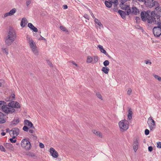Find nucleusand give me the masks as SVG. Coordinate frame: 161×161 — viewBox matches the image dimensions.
Returning a JSON list of instances; mask_svg holds the SVG:
<instances>
[{"instance_id": "nucleus-1", "label": "nucleus", "mask_w": 161, "mask_h": 161, "mask_svg": "<svg viewBox=\"0 0 161 161\" xmlns=\"http://www.w3.org/2000/svg\"><path fill=\"white\" fill-rule=\"evenodd\" d=\"M155 9L157 12L156 14L155 11H153L151 13L149 10L146 11H143L141 12V17L143 21L147 20L148 23L151 24L153 23L156 24L157 22L161 21L160 17H161V7L158 5L156 6Z\"/></svg>"}, {"instance_id": "nucleus-2", "label": "nucleus", "mask_w": 161, "mask_h": 161, "mask_svg": "<svg viewBox=\"0 0 161 161\" xmlns=\"http://www.w3.org/2000/svg\"><path fill=\"white\" fill-rule=\"evenodd\" d=\"M20 108V104L17 101H11L7 104L6 102L0 101V110L2 111H15L14 108Z\"/></svg>"}, {"instance_id": "nucleus-3", "label": "nucleus", "mask_w": 161, "mask_h": 161, "mask_svg": "<svg viewBox=\"0 0 161 161\" xmlns=\"http://www.w3.org/2000/svg\"><path fill=\"white\" fill-rule=\"evenodd\" d=\"M16 37V34L15 31L12 28H10L8 33V36L5 39V42L8 46H9L14 41Z\"/></svg>"}, {"instance_id": "nucleus-4", "label": "nucleus", "mask_w": 161, "mask_h": 161, "mask_svg": "<svg viewBox=\"0 0 161 161\" xmlns=\"http://www.w3.org/2000/svg\"><path fill=\"white\" fill-rule=\"evenodd\" d=\"M155 24H157L158 26L154 27L153 30V33L156 37H159L161 34V21L157 22Z\"/></svg>"}, {"instance_id": "nucleus-5", "label": "nucleus", "mask_w": 161, "mask_h": 161, "mask_svg": "<svg viewBox=\"0 0 161 161\" xmlns=\"http://www.w3.org/2000/svg\"><path fill=\"white\" fill-rule=\"evenodd\" d=\"M21 146L27 150H30L31 147V144L29 139H23L21 142Z\"/></svg>"}, {"instance_id": "nucleus-6", "label": "nucleus", "mask_w": 161, "mask_h": 161, "mask_svg": "<svg viewBox=\"0 0 161 161\" xmlns=\"http://www.w3.org/2000/svg\"><path fill=\"white\" fill-rule=\"evenodd\" d=\"M128 122L125 119L122 120L119 123V126L120 129L124 131H125L129 128Z\"/></svg>"}, {"instance_id": "nucleus-7", "label": "nucleus", "mask_w": 161, "mask_h": 161, "mask_svg": "<svg viewBox=\"0 0 161 161\" xmlns=\"http://www.w3.org/2000/svg\"><path fill=\"white\" fill-rule=\"evenodd\" d=\"M144 2L145 5L149 8H151L154 6H157L159 5L158 2L154 0H145Z\"/></svg>"}, {"instance_id": "nucleus-8", "label": "nucleus", "mask_w": 161, "mask_h": 161, "mask_svg": "<svg viewBox=\"0 0 161 161\" xmlns=\"http://www.w3.org/2000/svg\"><path fill=\"white\" fill-rule=\"evenodd\" d=\"M128 9L125 12L122 10H119L118 11V13L123 19H125L126 18L125 16L126 15H129L130 14V10L129 9Z\"/></svg>"}, {"instance_id": "nucleus-9", "label": "nucleus", "mask_w": 161, "mask_h": 161, "mask_svg": "<svg viewBox=\"0 0 161 161\" xmlns=\"http://www.w3.org/2000/svg\"><path fill=\"white\" fill-rule=\"evenodd\" d=\"M139 144V139L138 138H136L134 139L133 143V148L135 152H136L138 149V146Z\"/></svg>"}, {"instance_id": "nucleus-10", "label": "nucleus", "mask_w": 161, "mask_h": 161, "mask_svg": "<svg viewBox=\"0 0 161 161\" xmlns=\"http://www.w3.org/2000/svg\"><path fill=\"white\" fill-rule=\"evenodd\" d=\"M50 153L51 156L54 158H57L58 157V152L53 147L50 148Z\"/></svg>"}, {"instance_id": "nucleus-11", "label": "nucleus", "mask_w": 161, "mask_h": 161, "mask_svg": "<svg viewBox=\"0 0 161 161\" xmlns=\"http://www.w3.org/2000/svg\"><path fill=\"white\" fill-rule=\"evenodd\" d=\"M98 47L99 48L100 50L101 53H103L107 56L109 58L111 59L112 60H113V58L111 57L109 54L107 53L106 51L104 49L103 46L101 45H99Z\"/></svg>"}, {"instance_id": "nucleus-12", "label": "nucleus", "mask_w": 161, "mask_h": 161, "mask_svg": "<svg viewBox=\"0 0 161 161\" xmlns=\"http://www.w3.org/2000/svg\"><path fill=\"white\" fill-rule=\"evenodd\" d=\"M139 13V9L135 6H134L130 9V14H131L135 15H136L137 14Z\"/></svg>"}, {"instance_id": "nucleus-13", "label": "nucleus", "mask_w": 161, "mask_h": 161, "mask_svg": "<svg viewBox=\"0 0 161 161\" xmlns=\"http://www.w3.org/2000/svg\"><path fill=\"white\" fill-rule=\"evenodd\" d=\"M24 124L25 125H27L29 128H31L34 129H35L32 122L27 119H25L24 120Z\"/></svg>"}, {"instance_id": "nucleus-14", "label": "nucleus", "mask_w": 161, "mask_h": 161, "mask_svg": "<svg viewBox=\"0 0 161 161\" xmlns=\"http://www.w3.org/2000/svg\"><path fill=\"white\" fill-rule=\"evenodd\" d=\"M10 131L12 132L13 135L17 136L19 134V130L17 128H14L10 130Z\"/></svg>"}, {"instance_id": "nucleus-15", "label": "nucleus", "mask_w": 161, "mask_h": 161, "mask_svg": "<svg viewBox=\"0 0 161 161\" xmlns=\"http://www.w3.org/2000/svg\"><path fill=\"white\" fill-rule=\"evenodd\" d=\"M5 122V114L0 111V124H3Z\"/></svg>"}, {"instance_id": "nucleus-16", "label": "nucleus", "mask_w": 161, "mask_h": 161, "mask_svg": "<svg viewBox=\"0 0 161 161\" xmlns=\"http://www.w3.org/2000/svg\"><path fill=\"white\" fill-rule=\"evenodd\" d=\"M28 23L27 19L25 18H23L21 22L20 25L22 27H24Z\"/></svg>"}, {"instance_id": "nucleus-17", "label": "nucleus", "mask_w": 161, "mask_h": 161, "mask_svg": "<svg viewBox=\"0 0 161 161\" xmlns=\"http://www.w3.org/2000/svg\"><path fill=\"white\" fill-rule=\"evenodd\" d=\"M4 146L7 148L11 150L13 149V147L12 145L10 143H5L4 144Z\"/></svg>"}, {"instance_id": "nucleus-18", "label": "nucleus", "mask_w": 161, "mask_h": 161, "mask_svg": "<svg viewBox=\"0 0 161 161\" xmlns=\"http://www.w3.org/2000/svg\"><path fill=\"white\" fill-rule=\"evenodd\" d=\"M147 123L148 124V125L150 129L151 130H152L155 128V127L156 125H153L152 123H151V122L148 120L147 121Z\"/></svg>"}, {"instance_id": "nucleus-19", "label": "nucleus", "mask_w": 161, "mask_h": 161, "mask_svg": "<svg viewBox=\"0 0 161 161\" xmlns=\"http://www.w3.org/2000/svg\"><path fill=\"white\" fill-rule=\"evenodd\" d=\"M109 70L108 67H103L102 68V71L106 74H108Z\"/></svg>"}, {"instance_id": "nucleus-20", "label": "nucleus", "mask_w": 161, "mask_h": 161, "mask_svg": "<svg viewBox=\"0 0 161 161\" xmlns=\"http://www.w3.org/2000/svg\"><path fill=\"white\" fill-rule=\"evenodd\" d=\"M93 133L97 136H98L99 137L102 138V135L99 131H97L95 130H92Z\"/></svg>"}, {"instance_id": "nucleus-21", "label": "nucleus", "mask_w": 161, "mask_h": 161, "mask_svg": "<svg viewBox=\"0 0 161 161\" xmlns=\"http://www.w3.org/2000/svg\"><path fill=\"white\" fill-rule=\"evenodd\" d=\"M120 7L121 9L123 10H125V11H127L128 10H129L128 9L130 10V8L129 6L126 5H125L124 6H122Z\"/></svg>"}, {"instance_id": "nucleus-22", "label": "nucleus", "mask_w": 161, "mask_h": 161, "mask_svg": "<svg viewBox=\"0 0 161 161\" xmlns=\"http://www.w3.org/2000/svg\"><path fill=\"white\" fill-rule=\"evenodd\" d=\"M112 3H111V2L108 1H105V4L106 5V6L108 8H110L112 6Z\"/></svg>"}, {"instance_id": "nucleus-23", "label": "nucleus", "mask_w": 161, "mask_h": 161, "mask_svg": "<svg viewBox=\"0 0 161 161\" xmlns=\"http://www.w3.org/2000/svg\"><path fill=\"white\" fill-rule=\"evenodd\" d=\"M29 45L31 48L32 49L34 47H36V46L35 43L33 41H31V42H29Z\"/></svg>"}, {"instance_id": "nucleus-24", "label": "nucleus", "mask_w": 161, "mask_h": 161, "mask_svg": "<svg viewBox=\"0 0 161 161\" xmlns=\"http://www.w3.org/2000/svg\"><path fill=\"white\" fill-rule=\"evenodd\" d=\"M95 22L98 26L100 27H103V25L101 23V22L97 19H95L94 20Z\"/></svg>"}, {"instance_id": "nucleus-25", "label": "nucleus", "mask_w": 161, "mask_h": 161, "mask_svg": "<svg viewBox=\"0 0 161 161\" xmlns=\"http://www.w3.org/2000/svg\"><path fill=\"white\" fill-rule=\"evenodd\" d=\"M15 98V95L14 94H13L11 96H10L9 97V99H7L6 100V101L7 102H8L9 101H10V99L12 100V101H13L12 100H14Z\"/></svg>"}, {"instance_id": "nucleus-26", "label": "nucleus", "mask_w": 161, "mask_h": 161, "mask_svg": "<svg viewBox=\"0 0 161 161\" xmlns=\"http://www.w3.org/2000/svg\"><path fill=\"white\" fill-rule=\"evenodd\" d=\"M19 120L18 119H17L15 120H14L11 122V124L12 125H16L17 124L19 123Z\"/></svg>"}, {"instance_id": "nucleus-27", "label": "nucleus", "mask_w": 161, "mask_h": 161, "mask_svg": "<svg viewBox=\"0 0 161 161\" xmlns=\"http://www.w3.org/2000/svg\"><path fill=\"white\" fill-rule=\"evenodd\" d=\"M92 59H93L92 57L91 56H89L87 57L86 62L89 63H91Z\"/></svg>"}, {"instance_id": "nucleus-28", "label": "nucleus", "mask_w": 161, "mask_h": 161, "mask_svg": "<svg viewBox=\"0 0 161 161\" xmlns=\"http://www.w3.org/2000/svg\"><path fill=\"white\" fill-rule=\"evenodd\" d=\"M94 59L93 63H96L98 61V57L97 56H93Z\"/></svg>"}, {"instance_id": "nucleus-29", "label": "nucleus", "mask_w": 161, "mask_h": 161, "mask_svg": "<svg viewBox=\"0 0 161 161\" xmlns=\"http://www.w3.org/2000/svg\"><path fill=\"white\" fill-rule=\"evenodd\" d=\"M132 111H129L128 114V119L130 120L132 119Z\"/></svg>"}, {"instance_id": "nucleus-30", "label": "nucleus", "mask_w": 161, "mask_h": 161, "mask_svg": "<svg viewBox=\"0 0 161 161\" xmlns=\"http://www.w3.org/2000/svg\"><path fill=\"white\" fill-rule=\"evenodd\" d=\"M33 53L36 55H37L38 54V53L37 50L36 49V47H34L31 49Z\"/></svg>"}, {"instance_id": "nucleus-31", "label": "nucleus", "mask_w": 161, "mask_h": 161, "mask_svg": "<svg viewBox=\"0 0 161 161\" xmlns=\"http://www.w3.org/2000/svg\"><path fill=\"white\" fill-rule=\"evenodd\" d=\"M16 9L15 8H13L9 12L11 15H13L16 12Z\"/></svg>"}, {"instance_id": "nucleus-32", "label": "nucleus", "mask_w": 161, "mask_h": 161, "mask_svg": "<svg viewBox=\"0 0 161 161\" xmlns=\"http://www.w3.org/2000/svg\"><path fill=\"white\" fill-rule=\"evenodd\" d=\"M148 120L151 121V123H152L153 124V125H156L155 122L154 120L153 119L152 117H150L148 119Z\"/></svg>"}, {"instance_id": "nucleus-33", "label": "nucleus", "mask_w": 161, "mask_h": 161, "mask_svg": "<svg viewBox=\"0 0 161 161\" xmlns=\"http://www.w3.org/2000/svg\"><path fill=\"white\" fill-rule=\"evenodd\" d=\"M154 78L159 81H161V77L157 75H153Z\"/></svg>"}, {"instance_id": "nucleus-34", "label": "nucleus", "mask_w": 161, "mask_h": 161, "mask_svg": "<svg viewBox=\"0 0 161 161\" xmlns=\"http://www.w3.org/2000/svg\"><path fill=\"white\" fill-rule=\"evenodd\" d=\"M109 64V61L108 60H105L103 62V64L106 67L107 66H108Z\"/></svg>"}, {"instance_id": "nucleus-35", "label": "nucleus", "mask_w": 161, "mask_h": 161, "mask_svg": "<svg viewBox=\"0 0 161 161\" xmlns=\"http://www.w3.org/2000/svg\"><path fill=\"white\" fill-rule=\"evenodd\" d=\"M2 50L3 52L6 53L7 55H8V50L7 48H2Z\"/></svg>"}, {"instance_id": "nucleus-36", "label": "nucleus", "mask_w": 161, "mask_h": 161, "mask_svg": "<svg viewBox=\"0 0 161 161\" xmlns=\"http://www.w3.org/2000/svg\"><path fill=\"white\" fill-rule=\"evenodd\" d=\"M96 96L99 99H101V100H103L102 97L99 92L97 93Z\"/></svg>"}, {"instance_id": "nucleus-37", "label": "nucleus", "mask_w": 161, "mask_h": 161, "mask_svg": "<svg viewBox=\"0 0 161 161\" xmlns=\"http://www.w3.org/2000/svg\"><path fill=\"white\" fill-rule=\"evenodd\" d=\"M29 129V128H28L27 126L25 125L23 128V130L24 131L26 132H27L28 131Z\"/></svg>"}, {"instance_id": "nucleus-38", "label": "nucleus", "mask_w": 161, "mask_h": 161, "mask_svg": "<svg viewBox=\"0 0 161 161\" xmlns=\"http://www.w3.org/2000/svg\"><path fill=\"white\" fill-rule=\"evenodd\" d=\"M60 29L61 30H62L64 31H66L67 32H68V31L66 30V28L63 26H60Z\"/></svg>"}, {"instance_id": "nucleus-39", "label": "nucleus", "mask_w": 161, "mask_h": 161, "mask_svg": "<svg viewBox=\"0 0 161 161\" xmlns=\"http://www.w3.org/2000/svg\"><path fill=\"white\" fill-rule=\"evenodd\" d=\"M11 16V14L9 12L5 13L4 14V17L3 16L2 17L3 18H5L8 16Z\"/></svg>"}, {"instance_id": "nucleus-40", "label": "nucleus", "mask_w": 161, "mask_h": 161, "mask_svg": "<svg viewBox=\"0 0 161 161\" xmlns=\"http://www.w3.org/2000/svg\"><path fill=\"white\" fill-rule=\"evenodd\" d=\"M31 30H32L33 32H37L38 31V29L34 26L33 27Z\"/></svg>"}, {"instance_id": "nucleus-41", "label": "nucleus", "mask_w": 161, "mask_h": 161, "mask_svg": "<svg viewBox=\"0 0 161 161\" xmlns=\"http://www.w3.org/2000/svg\"><path fill=\"white\" fill-rule=\"evenodd\" d=\"M47 63L50 67H53V65L52 64V63L50 62V61L49 60H47Z\"/></svg>"}, {"instance_id": "nucleus-42", "label": "nucleus", "mask_w": 161, "mask_h": 161, "mask_svg": "<svg viewBox=\"0 0 161 161\" xmlns=\"http://www.w3.org/2000/svg\"><path fill=\"white\" fill-rule=\"evenodd\" d=\"M157 147L159 148H161V142H157Z\"/></svg>"}, {"instance_id": "nucleus-43", "label": "nucleus", "mask_w": 161, "mask_h": 161, "mask_svg": "<svg viewBox=\"0 0 161 161\" xmlns=\"http://www.w3.org/2000/svg\"><path fill=\"white\" fill-rule=\"evenodd\" d=\"M28 26L31 30L34 26L32 23H28Z\"/></svg>"}, {"instance_id": "nucleus-44", "label": "nucleus", "mask_w": 161, "mask_h": 161, "mask_svg": "<svg viewBox=\"0 0 161 161\" xmlns=\"http://www.w3.org/2000/svg\"><path fill=\"white\" fill-rule=\"evenodd\" d=\"M136 22V23H139L140 21V19L139 17H136L135 19Z\"/></svg>"}, {"instance_id": "nucleus-45", "label": "nucleus", "mask_w": 161, "mask_h": 161, "mask_svg": "<svg viewBox=\"0 0 161 161\" xmlns=\"http://www.w3.org/2000/svg\"><path fill=\"white\" fill-rule=\"evenodd\" d=\"M0 149L2 151L5 152L6 151L4 147L2 145L0 146Z\"/></svg>"}, {"instance_id": "nucleus-46", "label": "nucleus", "mask_w": 161, "mask_h": 161, "mask_svg": "<svg viewBox=\"0 0 161 161\" xmlns=\"http://www.w3.org/2000/svg\"><path fill=\"white\" fill-rule=\"evenodd\" d=\"M31 0H27L26 1V5L27 6H28L31 3Z\"/></svg>"}, {"instance_id": "nucleus-47", "label": "nucleus", "mask_w": 161, "mask_h": 161, "mask_svg": "<svg viewBox=\"0 0 161 161\" xmlns=\"http://www.w3.org/2000/svg\"><path fill=\"white\" fill-rule=\"evenodd\" d=\"M9 141L11 142L12 143H15L17 141L16 139L14 140L12 138H10Z\"/></svg>"}, {"instance_id": "nucleus-48", "label": "nucleus", "mask_w": 161, "mask_h": 161, "mask_svg": "<svg viewBox=\"0 0 161 161\" xmlns=\"http://www.w3.org/2000/svg\"><path fill=\"white\" fill-rule=\"evenodd\" d=\"M149 133V131L148 129H146L145 130V134L146 135H148Z\"/></svg>"}, {"instance_id": "nucleus-49", "label": "nucleus", "mask_w": 161, "mask_h": 161, "mask_svg": "<svg viewBox=\"0 0 161 161\" xmlns=\"http://www.w3.org/2000/svg\"><path fill=\"white\" fill-rule=\"evenodd\" d=\"M153 148L152 146H149L148 147V150L149 152H151L153 151Z\"/></svg>"}, {"instance_id": "nucleus-50", "label": "nucleus", "mask_w": 161, "mask_h": 161, "mask_svg": "<svg viewBox=\"0 0 161 161\" xmlns=\"http://www.w3.org/2000/svg\"><path fill=\"white\" fill-rule=\"evenodd\" d=\"M39 147L41 148H43L44 147V144L42 143H40Z\"/></svg>"}, {"instance_id": "nucleus-51", "label": "nucleus", "mask_w": 161, "mask_h": 161, "mask_svg": "<svg viewBox=\"0 0 161 161\" xmlns=\"http://www.w3.org/2000/svg\"><path fill=\"white\" fill-rule=\"evenodd\" d=\"M28 36L27 37V38L28 41V42L29 43V42H31V41H33V40L30 37H29Z\"/></svg>"}, {"instance_id": "nucleus-52", "label": "nucleus", "mask_w": 161, "mask_h": 161, "mask_svg": "<svg viewBox=\"0 0 161 161\" xmlns=\"http://www.w3.org/2000/svg\"><path fill=\"white\" fill-rule=\"evenodd\" d=\"M132 92V90L130 88H129L128 91H127V94L129 95H130Z\"/></svg>"}, {"instance_id": "nucleus-53", "label": "nucleus", "mask_w": 161, "mask_h": 161, "mask_svg": "<svg viewBox=\"0 0 161 161\" xmlns=\"http://www.w3.org/2000/svg\"><path fill=\"white\" fill-rule=\"evenodd\" d=\"M84 17L86 19H89V17L87 14H85L84 15Z\"/></svg>"}, {"instance_id": "nucleus-54", "label": "nucleus", "mask_w": 161, "mask_h": 161, "mask_svg": "<svg viewBox=\"0 0 161 161\" xmlns=\"http://www.w3.org/2000/svg\"><path fill=\"white\" fill-rule=\"evenodd\" d=\"M145 63L146 64H149L150 65H151L152 64V63L149 60H148L147 61H145Z\"/></svg>"}, {"instance_id": "nucleus-55", "label": "nucleus", "mask_w": 161, "mask_h": 161, "mask_svg": "<svg viewBox=\"0 0 161 161\" xmlns=\"http://www.w3.org/2000/svg\"><path fill=\"white\" fill-rule=\"evenodd\" d=\"M4 80H0V87L1 86L3 83Z\"/></svg>"}, {"instance_id": "nucleus-56", "label": "nucleus", "mask_w": 161, "mask_h": 161, "mask_svg": "<svg viewBox=\"0 0 161 161\" xmlns=\"http://www.w3.org/2000/svg\"><path fill=\"white\" fill-rule=\"evenodd\" d=\"M39 40H43L45 41H46L45 38H44L43 37H42V36H41V37L39 38Z\"/></svg>"}, {"instance_id": "nucleus-57", "label": "nucleus", "mask_w": 161, "mask_h": 161, "mask_svg": "<svg viewBox=\"0 0 161 161\" xmlns=\"http://www.w3.org/2000/svg\"><path fill=\"white\" fill-rule=\"evenodd\" d=\"M4 112H5V113L7 114H9V113H13V112H14L15 111H3Z\"/></svg>"}, {"instance_id": "nucleus-58", "label": "nucleus", "mask_w": 161, "mask_h": 161, "mask_svg": "<svg viewBox=\"0 0 161 161\" xmlns=\"http://www.w3.org/2000/svg\"><path fill=\"white\" fill-rule=\"evenodd\" d=\"M63 7L64 9H66L68 8V6L66 5H64Z\"/></svg>"}, {"instance_id": "nucleus-59", "label": "nucleus", "mask_w": 161, "mask_h": 161, "mask_svg": "<svg viewBox=\"0 0 161 161\" xmlns=\"http://www.w3.org/2000/svg\"><path fill=\"white\" fill-rule=\"evenodd\" d=\"M29 132L30 133H32L34 132V130H33L30 129L28 130Z\"/></svg>"}, {"instance_id": "nucleus-60", "label": "nucleus", "mask_w": 161, "mask_h": 161, "mask_svg": "<svg viewBox=\"0 0 161 161\" xmlns=\"http://www.w3.org/2000/svg\"><path fill=\"white\" fill-rule=\"evenodd\" d=\"M32 136H33L35 139H37V137L35 135V134H32Z\"/></svg>"}, {"instance_id": "nucleus-61", "label": "nucleus", "mask_w": 161, "mask_h": 161, "mask_svg": "<svg viewBox=\"0 0 161 161\" xmlns=\"http://www.w3.org/2000/svg\"><path fill=\"white\" fill-rule=\"evenodd\" d=\"M113 10L115 12H117L118 10V8H117V7H115L114 8Z\"/></svg>"}, {"instance_id": "nucleus-62", "label": "nucleus", "mask_w": 161, "mask_h": 161, "mask_svg": "<svg viewBox=\"0 0 161 161\" xmlns=\"http://www.w3.org/2000/svg\"><path fill=\"white\" fill-rule=\"evenodd\" d=\"M30 155L32 157H34L35 156V154L33 153H31Z\"/></svg>"}, {"instance_id": "nucleus-63", "label": "nucleus", "mask_w": 161, "mask_h": 161, "mask_svg": "<svg viewBox=\"0 0 161 161\" xmlns=\"http://www.w3.org/2000/svg\"><path fill=\"white\" fill-rule=\"evenodd\" d=\"M72 63L73 64L75 65L76 66H78L77 64L76 63H75L74 61H72Z\"/></svg>"}, {"instance_id": "nucleus-64", "label": "nucleus", "mask_w": 161, "mask_h": 161, "mask_svg": "<svg viewBox=\"0 0 161 161\" xmlns=\"http://www.w3.org/2000/svg\"><path fill=\"white\" fill-rule=\"evenodd\" d=\"M1 134L2 136H5L6 134V133L4 132H2L1 133Z\"/></svg>"}]
</instances>
